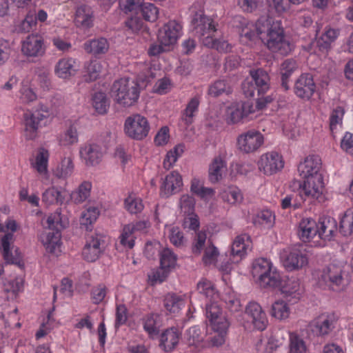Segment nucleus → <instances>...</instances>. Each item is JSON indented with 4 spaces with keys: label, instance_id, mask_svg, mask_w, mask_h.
Segmentation results:
<instances>
[{
    "label": "nucleus",
    "instance_id": "nucleus-1",
    "mask_svg": "<svg viewBox=\"0 0 353 353\" xmlns=\"http://www.w3.org/2000/svg\"><path fill=\"white\" fill-rule=\"evenodd\" d=\"M236 20L241 24L239 35L243 41L248 42L259 37L273 52L288 55L292 52L293 46L285 38L283 30L278 21L261 18L254 26L241 17H237Z\"/></svg>",
    "mask_w": 353,
    "mask_h": 353
},
{
    "label": "nucleus",
    "instance_id": "nucleus-2",
    "mask_svg": "<svg viewBox=\"0 0 353 353\" xmlns=\"http://www.w3.org/2000/svg\"><path fill=\"white\" fill-rule=\"evenodd\" d=\"M321 160L319 156L312 155L305 158L298 167L300 175L304 179L303 183H299V194L301 197L318 198L324 187L321 168Z\"/></svg>",
    "mask_w": 353,
    "mask_h": 353
},
{
    "label": "nucleus",
    "instance_id": "nucleus-3",
    "mask_svg": "<svg viewBox=\"0 0 353 353\" xmlns=\"http://www.w3.org/2000/svg\"><path fill=\"white\" fill-rule=\"evenodd\" d=\"M111 92L117 103L123 107H130L138 101L140 85L130 78H121L114 82Z\"/></svg>",
    "mask_w": 353,
    "mask_h": 353
},
{
    "label": "nucleus",
    "instance_id": "nucleus-4",
    "mask_svg": "<svg viewBox=\"0 0 353 353\" xmlns=\"http://www.w3.org/2000/svg\"><path fill=\"white\" fill-rule=\"evenodd\" d=\"M47 227L51 230L42 237V242L47 252L57 254L60 251L61 246V230L65 225L63 223L61 213L56 211L51 214L47 219Z\"/></svg>",
    "mask_w": 353,
    "mask_h": 353
},
{
    "label": "nucleus",
    "instance_id": "nucleus-5",
    "mask_svg": "<svg viewBox=\"0 0 353 353\" xmlns=\"http://www.w3.org/2000/svg\"><path fill=\"white\" fill-rule=\"evenodd\" d=\"M6 228L12 232L6 233L1 240L0 251L6 263L19 265L21 254L18 248L13 245L14 241L13 232L17 230V223L14 220H10L6 223Z\"/></svg>",
    "mask_w": 353,
    "mask_h": 353
},
{
    "label": "nucleus",
    "instance_id": "nucleus-6",
    "mask_svg": "<svg viewBox=\"0 0 353 353\" xmlns=\"http://www.w3.org/2000/svg\"><path fill=\"white\" fill-rule=\"evenodd\" d=\"M150 129L148 119L139 114L131 115L125 121V133L133 139H143L148 136Z\"/></svg>",
    "mask_w": 353,
    "mask_h": 353
},
{
    "label": "nucleus",
    "instance_id": "nucleus-7",
    "mask_svg": "<svg viewBox=\"0 0 353 353\" xmlns=\"http://www.w3.org/2000/svg\"><path fill=\"white\" fill-rule=\"evenodd\" d=\"M105 236L98 233L92 234L87 238L82 250L83 259L88 262L97 261L105 247Z\"/></svg>",
    "mask_w": 353,
    "mask_h": 353
},
{
    "label": "nucleus",
    "instance_id": "nucleus-8",
    "mask_svg": "<svg viewBox=\"0 0 353 353\" xmlns=\"http://www.w3.org/2000/svg\"><path fill=\"white\" fill-rule=\"evenodd\" d=\"M339 35L338 29L328 28L325 29L324 33L315 41H312L307 46V50L310 52H320L323 55H327L332 49V43L336 41Z\"/></svg>",
    "mask_w": 353,
    "mask_h": 353
},
{
    "label": "nucleus",
    "instance_id": "nucleus-9",
    "mask_svg": "<svg viewBox=\"0 0 353 353\" xmlns=\"http://www.w3.org/2000/svg\"><path fill=\"white\" fill-rule=\"evenodd\" d=\"M263 142V135L259 131L253 129L241 134L237 138L238 148L247 154L256 151Z\"/></svg>",
    "mask_w": 353,
    "mask_h": 353
},
{
    "label": "nucleus",
    "instance_id": "nucleus-10",
    "mask_svg": "<svg viewBox=\"0 0 353 353\" xmlns=\"http://www.w3.org/2000/svg\"><path fill=\"white\" fill-rule=\"evenodd\" d=\"M21 52L27 57L37 58L44 55L46 46L43 38L38 34H31L21 41Z\"/></svg>",
    "mask_w": 353,
    "mask_h": 353
},
{
    "label": "nucleus",
    "instance_id": "nucleus-11",
    "mask_svg": "<svg viewBox=\"0 0 353 353\" xmlns=\"http://www.w3.org/2000/svg\"><path fill=\"white\" fill-rule=\"evenodd\" d=\"M260 171L266 175H272L281 171L284 166L282 156L278 152L271 151L263 154L258 162Z\"/></svg>",
    "mask_w": 353,
    "mask_h": 353
},
{
    "label": "nucleus",
    "instance_id": "nucleus-12",
    "mask_svg": "<svg viewBox=\"0 0 353 353\" xmlns=\"http://www.w3.org/2000/svg\"><path fill=\"white\" fill-rule=\"evenodd\" d=\"M191 28L194 34L199 38L205 35L212 36L216 31L213 21L206 17L202 11L196 12L192 15Z\"/></svg>",
    "mask_w": 353,
    "mask_h": 353
},
{
    "label": "nucleus",
    "instance_id": "nucleus-13",
    "mask_svg": "<svg viewBox=\"0 0 353 353\" xmlns=\"http://www.w3.org/2000/svg\"><path fill=\"white\" fill-rule=\"evenodd\" d=\"M48 116L47 111L35 110L28 112L23 115L25 124V136L28 139H34L38 134V130L41 126V122Z\"/></svg>",
    "mask_w": 353,
    "mask_h": 353
},
{
    "label": "nucleus",
    "instance_id": "nucleus-14",
    "mask_svg": "<svg viewBox=\"0 0 353 353\" xmlns=\"http://www.w3.org/2000/svg\"><path fill=\"white\" fill-rule=\"evenodd\" d=\"M182 26L176 21H170L159 30L158 41L165 46L171 48L181 35Z\"/></svg>",
    "mask_w": 353,
    "mask_h": 353
},
{
    "label": "nucleus",
    "instance_id": "nucleus-15",
    "mask_svg": "<svg viewBox=\"0 0 353 353\" xmlns=\"http://www.w3.org/2000/svg\"><path fill=\"white\" fill-rule=\"evenodd\" d=\"M336 320L333 314H323L308 325L310 330L316 336L328 335L335 327Z\"/></svg>",
    "mask_w": 353,
    "mask_h": 353
},
{
    "label": "nucleus",
    "instance_id": "nucleus-16",
    "mask_svg": "<svg viewBox=\"0 0 353 353\" xmlns=\"http://www.w3.org/2000/svg\"><path fill=\"white\" fill-rule=\"evenodd\" d=\"M80 157L87 166L98 165L103 157L102 147L95 143H87L81 147Z\"/></svg>",
    "mask_w": 353,
    "mask_h": 353
},
{
    "label": "nucleus",
    "instance_id": "nucleus-17",
    "mask_svg": "<svg viewBox=\"0 0 353 353\" xmlns=\"http://www.w3.org/2000/svg\"><path fill=\"white\" fill-rule=\"evenodd\" d=\"M295 94L303 99H310L316 90L313 76L306 73L301 74L294 84Z\"/></svg>",
    "mask_w": 353,
    "mask_h": 353
},
{
    "label": "nucleus",
    "instance_id": "nucleus-18",
    "mask_svg": "<svg viewBox=\"0 0 353 353\" xmlns=\"http://www.w3.org/2000/svg\"><path fill=\"white\" fill-rule=\"evenodd\" d=\"M308 259L305 250L292 248L284 256L283 264L288 270H299L307 265Z\"/></svg>",
    "mask_w": 353,
    "mask_h": 353
},
{
    "label": "nucleus",
    "instance_id": "nucleus-19",
    "mask_svg": "<svg viewBox=\"0 0 353 353\" xmlns=\"http://www.w3.org/2000/svg\"><path fill=\"white\" fill-rule=\"evenodd\" d=\"M342 273L341 267L330 264L323 270L319 279L330 288L336 290L335 288H339L343 281Z\"/></svg>",
    "mask_w": 353,
    "mask_h": 353
},
{
    "label": "nucleus",
    "instance_id": "nucleus-20",
    "mask_svg": "<svg viewBox=\"0 0 353 353\" xmlns=\"http://www.w3.org/2000/svg\"><path fill=\"white\" fill-rule=\"evenodd\" d=\"M245 314L255 328L259 330L265 329L268 324V319L265 313L262 310L259 304L253 302L250 303L245 309Z\"/></svg>",
    "mask_w": 353,
    "mask_h": 353
},
{
    "label": "nucleus",
    "instance_id": "nucleus-21",
    "mask_svg": "<svg viewBox=\"0 0 353 353\" xmlns=\"http://www.w3.org/2000/svg\"><path fill=\"white\" fill-rule=\"evenodd\" d=\"M182 185V177L179 173L176 171L171 172L165 176L161 185V194L168 197L179 192Z\"/></svg>",
    "mask_w": 353,
    "mask_h": 353
},
{
    "label": "nucleus",
    "instance_id": "nucleus-22",
    "mask_svg": "<svg viewBox=\"0 0 353 353\" xmlns=\"http://www.w3.org/2000/svg\"><path fill=\"white\" fill-rule=\"evenodd\" d=\"M252 107L249 103L241 105L235 104L229 106L225 114V119L228 124H234L239 122L248 114L253 112Z\"/></svg>",
    "mask_w": 353,
    "mask_h": 353
},
{
    "label": "nucleus",
    "instance_id": "nucleus-23",
    "mask_svg": "<svg viewBox=\"0 0 353 353\" xmlns=\"http://www.w3.org/2000/svg\"><path fill=\"white\" fill-rule=\"evenodd\" d=\"M316 225L319 237L325 241L332 240L337 231L336 221L331 217L320 218Z\"/></svg>",
    "mask_w": 353,
    "mask_h": 353
},
{
    "label": "nucleus",
    "instance_id": "nucleus-24",
    "mask_svg": "<svg viewBox=\"0 0 353 353\" xmlns=\"http://www.w3.org/2000/svg\"><path fill=\"white\" fill-rule=\"evenodd\" d=\"M77 71V62L72 58H62L58 61L54 66L55 74L61 79H68L74 76Z\"/></svg>",
    "mask_w": 353,
    "mask_h": 353
},
{
    "label": "nucleus",
    "instance_id": "nucleus-25",
    "mask_svg": "<svg viewBox=\"0 0 353 353\" xmlns=\"http://www.w3.org/2000/svg\"><path fill=\"white\" fill-rule=\"evenodd\" d=\"M249 236L246 234L238 236L231 248V258L232 263H239L246 254L249 246Z\"/></svg>",
    "mask_w": 353,
    "mask_h": 353
},
{
    "label": "nucleus",
    "instance_id": "nucleus-26",
    "mask_svg": "<svg viewBox=\"0 0 353 353\" xmlns=\"http://www.w3.org/2000/svg\"><path fill=\"white\" fill-rule=\"evenodd\" d=\"M181 333L175 327L165 330L160 336V347L165 352L172 351L178 345Z\"/></svg>",
    "mask_w": 353,
    "mask_h": 353
},
{
    "label": "nucleus",
    "instance_id": "nucleus-27",
    "mask_svg": "<svg viewBox=\"0 0 353 353\" xmlns=\"http://www.w3.org/2000/svg\"><path fill=\"white\" fill-rule=\"evenodd\" d=\"M74 23L77 26L89 28L93 25V11L90 6L79 5L76 10Z\"/></svg>",
    "mask_w": 353,
    "mask_h": 353
},
{
    "label": "nucleus",
    "instance_id": "nucleus-28",
    "mask_svg": "<svg viewBox=\"0 0 353 353\" xmlns=\"http://www.w3.org/2000/svg\"><path fill=\"white\" fill-rule=\"evenodd\" d=\"M250 74L258 88V95L263 94L270 89V77L265 70L261 68L250 70Z\"/></svg>",
    "mask_w": 353,
    "mask_h": 353
},
{
    "label": "nucleus",
    "instance_id": "nucleus-29",
    "mask_svg": "<svg viewBox=\"0 0 353 353\" xmlns=\"http://www.w3.org/2000/svg\"><path fill=\"white\" fill-rule=\"evenodd\" d=\"M316 223L312 219H303L301 221L298 229V236L304 242L310 241L318 234Z\"/></svg>",
    "mask_w": 353,
    "mask_h": 353
},
{
    "label": "nucleus",
    "instance_id": "nucleus-30",
    "mask_svg": "<svg viewBox=\"0 0 353 353\" xmlns=\"http://www.w3.org/2000/svg\"><path fill=\"white\" fill-rule=\"evenodd\" d=\"M205 314L212 327L216 324L219 326L221 322L228 321L223 314L222 308L216 301H212L206 304Z\"/></svg>",
    "mask_w": 353,
    "mask_h": 353
},
{
    "label": "nucleus",
    "instance_id": "nucleus-31",
    "mask_svg": "<svg viewBox=\"0 0 353 353\" xmlns=\"http://www.w3.org/2000/svg\"><path fill=\"white\" fill-rule=\"evenodd\" d=\"M279 288L281 292L285 294L286 298L292 296L295 301L299 299L300 294L297 293L299 289V282L296 278H281L280 284L276 288Z\"/></svg>",
    "mask_w": 353,
    "mask_h": 353
},
{
    "label": "nucleus",
    "instance_id": "nucleus-32",
    "mask_svg": "<svg viewBox=\"0 0 353 353\" xmlns=\"http://www.w3.org/2000/svg\"><path fill=\"white\" fill-rule=\"evenodd\" d=\"M230 323L228 321L221 323V325L218 326L217 324L212 327L213 330L216 332L215 335L209 338L207 341V347H220L225 342V337L227 335L228 329Z\"/></svg>",
    "mask_w": 353,
    "mask_h": 353
},
{
    "label": "nucleus",
    "instance_id": "nucleus-33",
    "mask_svg": "<svg viewBox=\"0 0 353 353\" xmlns=\"http://www.w3.org/2000/svg\"><path fill=\"white\" fill-rule=\"evenodd\" d=\"M84 50L94 56L103 54L109 49V43L105 38L100 37L87 41L83 43Z\"/></svg>",
    "mask_w": 353,
    "mask_h": 353
},
{
    "label": "nucleus",
    "instance_id": "nucleus-34",
    "mask_svg": "<svg viewBox=\"0 0 353 353\" xmlns=\"http://www.w3.org/2000/svg\"><path fill=\"white\" fill-rule=\"evenodd\" d=\"M227 170L225 161L221 157H215L209 166L208 177L211 183H215L222 179L223 174Z\"/></svg>",
    "mask_w": 353,
    "mask_h": 353
},
{
    "label": "nucleus",
    "instance_id": "nucleus-35",
    "mask_svg": "<svg viewBox=\"0 0 353 353\" xmlns=\"http://www.w3.org/2000/svg\"><path fill=\"white\" fill-rule=\"evenodd\" d=\"M262 276L263 277H259L256 280L261 288H276L280 284L281 275L274 266L270 268V270Z\"/></svg>",
    "mask_w": 353,
    "mask_h": 353
},
{
    "label": "nucleus",
    "instance_id": "nucleus-36",
    "mask_svg": "<svg viewBox=\"0 0 353 353\" xmlns=\"http://www.w3.org/2000/svg\"><path fill=\"white\" fill-rule=\"evenodd\" d=\"M184 305V299L174 293H168L163 299L164 307L170 314H178Z\"/></svg>",
    "mask_w": 353,
    "mask_h": 353
},
{
    "label": "nucleus",
    "instance_id": "nucleus-37",
    "mask_svg": "<svg viewBox=\"0 0 353 353\" xmlns=\"http://www.w3.org/2000/svg\"><path fill=\"white\" fill-rule=\"evenodd\" d=\"M65 201V192L54 186L45 190L42 194V201L50 205L55 203L62 204Z\"/></svg>",
    "mask_w": 353,
    "mask_h": 353
},
{
    "label": "nucleus",
    "instance_id": "nucleus-38",
    "mask_svg": "<svg viewBox=\"0 0 353 353\" xmlns=\"http://www.w3.org/2000/svg\"><path fill=\"white\" fill-rule=\"evenodd\" d=\"M160 265L170 271L176 265L177 256L169 248H163L159 252Z\"/></svg>",
    "mask_w": 353,
    "mask_h": 353
},
{
    "label": "nucleus",
    "instance_id": "nucleus-39",
    "mask_svg": "<svg viewBox=\"0 0 353 353\" xmlns=\"http://www.w3.org/2000/svg\"><path fill=\"white\" fill-rule=\"evenodd\" d=\"M203 44L210 48L216 49L220 52H228L232 46L223 39H214L212 36H206L203 39Z\"/></svg>",
    "mask_w": 353,
    "mask_h": 353
},
{
    "label": "nucleus",
    "instance_id": "nucleus-40",
    "mask_svg": "<svg viewBox=\"0 0 353 353\" xmlns=\"http://www.w3.org/2000/svg\"><path fill=\"white\" fill-rule=\"evenodd\" d=\"M232 89L230 83L225 79H219L210 85L208 94L213 97H217L222 94L232 93Z\"/></svg>",
    "mask_w": 353,
    "mask_h": 353
},
{
    "label": "nucleus",
    "instance_id": "nucleus-41",
    "mask_svg": "<svg viewBox=\"0 0 353 353\" xmlns=\"http://www.w3.org/2000/svg\"><path fill=\"white\" fill-rule=\"evenodd\" d=\"M290 311L287 303L283 300H277L271 307L270 314L272 316L283 320L289 317Z\"/></svg>",
    "mask_w": 353,
    "mask_h": 353
},
{
    "label": "nucleus",
    "instance_id": "nucleus-42",
    "mask_svg": "<svg viewBox=\"0 0 353 353\" xmlns=\"http://www.w3.org/2000/svg\"><path fill=\"white\" fill-rule=\"evenodd\" d=\"M272 263L265 258H259L256 259L252 263V274L256 280L259 277H263V274L273 267Z\"/></svg>",
    "mask_w": 353,
    "mask_h": 353
},
{
    "label": "nucleus",
    "instance_id": "nucleus-43",
    "mask_svg": "<svg viewBox=\"0 0 353 353\" xmlns=\"http://www.w3.org/2000/svg\"><path fill=\"white\" fill-rule=\"evenodd\" d=\"M48 158V151L43 148H39L35 158V162L32 163L33 168L39 173L46 174L47 172Z\"/></svg>",
    "mask_w": 353,
    "mask_h": 353
},
{
    "label": "nucleus",
    "instance_id": "nucleus-44",
    "mask_svg": "<svg viewBox=\"0 0 353 353\" xmlns=\"http://www.w3.org/2000/svg\"><path fill=\"white\" fill-rule=\"evenodd\" d=\"M159 315L155 314H148L143 319V328L150 336L153 337L159 334Z\"/></svg>",
    "mask_w": 353,
    "mask_h": 353
},
{
    "label": "nucleus",
    "instance_id": "nucleus-45",
    "mask_svg": "<svg viewBox=\"0 0 353 353\" xmlns=\"http://www.w3.org/2000/svg\"><path fill=\"white\" fill-rule=\"evenodd\" d=\"M92 105L99 114H105L110 106L105 94L101 92L94 93L92 97Z\"/></svg>",
    "mask_w": 353,
    "mask_h": 353
},
{
    "label": "nucleus",
    "instance_id": "nucleus-46",
    "mask_svg": "<svg viewBox=\"0 0 353 353\" xmlns=\"http://www.w3.org/2000/svg\"><path fill=\"white\" fill-rule=\"evenodd\" d=\"M339 232L345 236L353 233V208L345 212L340 221Z\"/></svg>",
    "mask_w": 353,
    "mask_h": 353
},
{
    "label": "nucleus",
    "instance_id": "nucleus-47",
    "mask_svg": "<svg viewBox=\"0 0 353 353\" xmlns=\"http://www.w3.org/2000/svg\"><path fill=\"white\" fill-rule=\"evenodd\" d=\"M198 292L210 299V302L216 301L219 294L214 285L208 281H201L197 284Z\"/></svg>",
    "mask_w": 353,
    "mask_h": 353
},
{
    "label": "nucleus",
    "instance_id": "nucleus-48",
    "mask_svg": "<svg viewBox=\"0 0 353 353\" xmlns=\"http://www.w3.org/2000/svg\"><path fill=\"white\" fill-rule=\"evenodd\" d=\"M91 188L92 185L90 182H83L79 185L78 190L71 194L72 199L76 203H83L90 196Z\"/></svg>",
    "mask_w": 353,
    "mask_h": 353
},
{
    "label": "nucleus",
    "instance_id": "nucleus-49",
    "mask_svg": "<svg viewBox=\"0 0 353 353\" xmlns=\"http://www.w3.org/2000/svg\"><path fill=\"white\" fill-rule=\"evenodd\" d=\"M345 110L343 107L337 106L332 110L330 116V128L334 134L338 127L342 126Z\"/></svg>",
    "mask_w": 353,
    "mask_h": 353
},
{
    "label": "nucleus",
    "instance_id": "nucleus-50",
    "mask_svg": "<svg viewBox=\"0 0 353 353\" xmlns=\"http://www.w3.org/2000/svg\"><path fill=\"white\" fill-rule=\"evenodd\" d=\"M274 216L272 212L268 210H261L252 218V223L255 225L270 227L272 225Z\"/></svg>",
    "mask_w": 353,
    "mask_h": 353
},
{
    "label": "nucleus",
    "instance_id": "nucleus-51",
    "mask_svg": "<svg viewBox=\"0 0 353 353\" xmlns=\"http://www.w3.org/2000/svg\"><path fill=\"white\" fill-rule=\"evenodd\" d=\"M185 150V145L180 143L176 145L173 150L169 151L163 161V166L169 170L172 165L177 161L178 158L182 155Z\"/></svg>",
    "mask_w": 353,
    "mask_h": 353
},
{
    "label": "nucleus",
    "instance_id": "nucleus-52",
    "mask_svg": "<svg viewBox=\"0 0 353 353\" xmlns=\"http://www.w3.org/2000/svg\"><path fill=\"white\" fill-rule=\"evenodd\" d=\"M102 68L103 67L100 61L97 60L91 61L86 65L85 81H94L97 79L102 72Z\"/></svg>",
    "mask_w": 353,
    "mask_h": 353
},
{
    "label": "nucleus",
    "instance_id": "nucleus-53",
    "mask_svg": "<svg viewBox=\"0 0 353 353\" xmlns=\"http://www.w3.org/2000/svg\"><path fill=\"white\" fill-rule=\"evenodd\" d=\"M307 347L304 340L296 333L290 334V353H306Z\"/></svg>",
    "mask_w": 353,
    "mask_h": 353
},
{
    "label": "nucleus",
    "instance_id": "nucleus-54",
    "mask_svg": "<svg viewBox=\"0 0 353 353\" xmlns=\"http://www.w3.org/2000/svg\"><path fill=\"white\" fill-rule=\"evenodd\" d=\"M199 100L198 97H193L188 102L186 108L183 111L182 119L185 124L190 125L193 122L194 113L198 111Z\"/></svg>",
    "mask_w": 353,
    "mask_h": 353
},
{
    "label": "nucleus",
    "instance_id": "nucleus-55",
    "mask_svg": "<svg viewBox=\"0 0 353 353\" xmlns=\"http://www.w3.org/2000/svg\"><path fill=\"white\" fill-rule=\"evenodd\" d=\"M36 26V19L33 15H27L26 17L17 23L14 26V32L18 34L28 33Z\"/></svg>",
    "mask_w": 353,
    "mask_h": 353
},
{
    "label": "nucleus",
    "instance_id": "nucleus-56",
    "mask_svg": "<svg viewBox=\"0 0 353 353\" xmlns=\"http://www.w3.org/2000/svg\"><path fill=\"white\" fill-rule=\"evenodd\" d=\"M59 142L63 145H70L78 142V132L77 128L70 125L60 137Z\"/></svg>",
    "mask_w": 353,
    "mask_h": 353
},
{
    "label": "nucleus",
    "instance_id": "nucleus-57",
    "mask_svg": "<svg viewBox=\"0 0 353 353\" xmlns=\"http://www.w3.org/2000/svg\"><path fill=\"white\" fill-rule=\"evenodd\" d=\"M124 204L125 208L131 214L141 212L144 207L141 199L134 197L131 195L125 199Z\"/></svg>",
    "mask_w": 353,
    "mask_h": 353
},
{
    "label": "nucleus",
    "instance_id": "nucleus-58",
    "mask_svg": "<svg viewBox=\"0 0 353 353\" xmlns=\"http://www.w3.org/2000/svg\"><path fill=\"white\" fill-rule=\"evenodd\" d=\"M145 20L148 21H154L158 17V8L152 3H144L140 10Z\"/></svg>",
    "mask_w": 353,
    "mask_h": 353
},
{
    "label": "nucleus",
    "instance_id": "nucleus-59",
    "mask_svg": "<svg viewBox=\"0 0 353 353\" xmlns=\"http://www.w3.org/2000/svg\"><path fill=\"white\" fill-rule=\"evenodd\" d=\"M207 234L205 232L200 231L196 233L192 243V250L194 254H200L203 249L207 246Z\"/></svg>",
    "mask_w": 353,
    "mask_h": 353
},
{
    "label": "nucleus",
    "instance_id": "nucleus-60",
    "mask_svg": "<svg viewBox=\"0 0 353 353\" xmlns=\"http://www.w3.org/2000/svg\"><path fill=\"white\" fill-rule=\"evenodd\" d=\"M219 255L217 248L213 245L210 239L208 240L207 246L204 250L203 261L205 265L214 263Z\"/></svg>",
    "mask_w": 353,
    "mask_h": 353
},
{
    "label": "nucleus",
    "instance_id": "nucleus-61",
    "mask_svg": "<svg viewBox=\"0 0 353 353\" xmlns=\"http://www.w3.org/2000/svg\"><path fill=\"white\" fill-rule=\"evenodd\" d=\"M143 0H120L119 6L124 12H134L136 14L141 10Z\"/></svg>",
    "mask_w": 353,
    "mask_h": 353
},
{
    "label": "nucleus",
    "instance_id": "nucleus-62",
    "mask_svg": "<svg viewBox=\"0 0 353 353\" xmlns=\"http://www.w3.org/2000/svg\"><path fill=\"white\" fill-rule=\"evenodd\" d=\"M74 170V164L70 157H65L57 169V176L61 178H67L70 176Z\"/></svg>",
    "mask_w": 353,
    "mask_h": 353
},
{
    "label": "nucleus",
    "instance_id": "nucleus-63",
    "mask_svg": "<svg viewBox=\"0 0 353 353\" xmlns=\"http://www.w3.org/2000/svg\"><path fill=\"white\" fill-rule=\"evenodd\" d=\"M108 289L106 286L100 283L91 290V299L94 304H99L101 303L106 296Z\"/></svg>",
    "mask_w": 353,
    "mask_h": 353
},
{
    "label": "nucleus",
    "instance_id": "nucleus-64",
    "mask_svg": "<svg viewBox=\"0 0 353 353\" xmlns=\"http://www.w3.org/2000/svg\"><path fill=\"white\" fill-rule=\"evenodd\" d=\"M187 340L190 345H197L203 341L201 329L198 326H193L187 330Z\"/></svg>",
    "mask_w": 353,
    "mask_h": 353
}]
</instances>
